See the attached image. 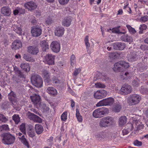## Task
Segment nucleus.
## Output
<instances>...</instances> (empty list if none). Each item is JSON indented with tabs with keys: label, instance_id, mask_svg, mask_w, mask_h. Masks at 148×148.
<instances>
[{
	"label": "nucleus",
	"instance_id": "3",
	"mask_svg": "<svg viewBox=\"0 0 148 148\" xmlns=\"http://www.w3.org/2000/svg\"><path fill=\"white\" fill-rule=\"evenodd\" d=\"M129 66L128 63L125 62L123 61H120L114 64L113 69L114 72H117L122 71L123 70V67L126 69Z\"/></svg>",
	"mask_w": 148,
	"mask_h": 148
},
{
	"label": "nucleus",
	"instance_id": "9",
	"mask_svg": "<svg viewBox=\"0 0 148 148\" xmlns=\"http://www.w3.org/2000/svg\"><path fill=\"white\" fill-rule=\"evenodd\" d=\"M24 6L26 9L32 11L35 10L37 8V5L34 1H30L24 4Z\"/></svg>",
	"mask_w": 148,
	"mask_h": 148
},
{
	"label": "nucleus",
	"instance_id": "46",
	"mask_svg": "<svg viewBox=\"0 0 148 148\" xmlns=\"http://www.w3.org/2000/svg\"><path fill=\"white\" fill-rule=\"evenodd\" d=\"M33 121L34 122L40 123H42V119L40 117L36 115L34 117V119Z\"/></svg>",
	"mask_w": 148,
	"mask_h": 148
},
{
	"label": "nucleus",
	"instance_id": "58",
	"mask_svg": "<svg viewBox=\"0 0 148 148\" xmlns=\"http://www.w3.org/2000/svg\"><path fill=\"white\" fill-rule=\"evenodd\" d=\"M88 36H86L84 40L85 45L86 46H88L90 45V44L88 42Z\"/></svg>",
	"mask_w": 148,
	"mask_h": 148
},
{
	"label": "nucleus",
	"instance_id": "35",
	"mask_svg": "<svg viewBox=\"0 0 148 148\" xmlns=\"http://www.w3.org/2000/svg\"><path fill=\"white\" fill-rule=\"evenodd\" d=\"M12 119L16 124H18L20 121V118L18 114H15L12 116Z\"/></svg>",
	"mask_w": 148,
	"mask_h": 148
},
{
	"label": "nucleus",
	"instance_id": "27",
	"mask_svg": "<svg viewBox=\"0 0 148 148\" xmlns=\"http://www.w3.org/2000/svg\"><path fill=\"white\" fill-rule=\"evenodd\" d=\"M121 109V105L120 103H116L113 106L112 110L115 112H120Z\"/></svg>",
	"mask_w": 148,
	"mask_h": 148
},
{
	"label": "nucleus",
	"instance_id": "34",
	"mask_svg": "<svg viewBox=\"0 0 148 148\" xmlns=\"http://www.w3.org/2000/svg\"><path fill=\"white\" fill-rule=\"evenodd\" d=\"M12 44V46H22V42L20 40H15Z\"/></svg>",
	"mask_w": 148,
	"mask_h": 148
},
{
	"label": "nucleus",
	"instance_id": "21",
	"mask_svg": "<svg viewBox=\"0 0 148 148\" xmlns=\"http://www.w3.org/2000/svg\"><path fill=\"white\" fill-rule=\"evenodd\" d=\"M23 58L28 62H33L35 61V59L28 54H24L23 55Z\"/></svg>",
	"mask_w": 148,
	"mask_h": 148
},
{
	"label": "nucleus",
	"instance_id": "47",
	"mask_svg": "<svg viewBox=\"0 0 148 148\" xmlns=\"http://www.w3.org/2000/svg\"><path fill=\"white\" fill-rule=\"evenodd\" d=\"M21 139L22 142L27 147H29L28 143L27 141V140L25 139V136L24 135L22 136L21 138Z\"/></svg>",
	"mask_w": 148,
	"mask_h": 148
},
{
	"label": "nucleus",
	"instance_id": "13",
	"mask_svg": "<svg viewBox=\"0 0 148 148\" xmlns=\"http://www.w3.org/2000/svg\"><path fill=\"white\" fill-rule=\"evenodd\" d=\"M43 77L45 82L48 83L51 81L50 73L47 70H43L42 71Z\"/></svg>",
	"mask_w": 148,
	"mask_h": 148
},
{
	"label": "nucleus",
	"instance_id": "33",
	"mask_svg": "<svg viewBox=\"0 0 148 148\" xmlns=\"http://www.w3.org/2000/svg\"><path fill=\"white\" fill-rule=\"evenodd\" d=\"M131 127V128H128L124 129L122 130V133L123 135H125L127 134L130 132V131L132 130L133 125L132 124L130 125Z\"/></svg>",
	"mask_w": 148,
	"mask_h": 148
},
{
	"label": "nucleus",
	"instance_id": "10",
	"mask_svg": "<svg viewBox=\"0 0 148 148\" xmlns=\"http://www.w3.org/2000/svg\"><path fill=\"white\" fill-rule=\"evenodd\" d=\"M120 91L122 95H127L131 93L132 91L131 87L128 84L125 85L121 87Z\"/></svg>",
	"mask_w": 148,
	"mask_h": 148
},
{
	"label": "nucleus",
	"instance_id": "53",
	"mask_svg": "<svg viewBox=\"0 0 148 148\" xmlns=\"http://www.w3.org/2000/svg\"><path fill=\"white\" fill-rule=\"evenodd\" d=\"M52 51L54 52L57 53L60 51V47H51Z\"/></svg>",
	"mask_w": 148,
	"mask_h": 148
},
{
	"label": "nucleus",
	"instance_id": "16",
	"mask_svg": "<svg viewBox=\"0 0 148 148\" xmlns=\"http://www.w3.org/2000/svg\"><path fill=\"white\" fill-rule=\"evenodd\" d=\"M127 58L129 62H132L136 61L137 59L136 52L134 51L131 52L130 54L128 55Z\"/></svg>",
	"mask_w": 148,
	"mask_h": 148
},
{
	"label": "nucleus",
	"instance_id": "44",
	"mask_svg": "<svg viewBox=\"0 0 148 148\" xmlns=\"http://www.w3.org/2000/svg\"><path fill=\"white\" fill-rule=\"evenodd\" d=\"M139 21L142 23H145L148 21V16L145 15L142 16L139 19Z\"/></svg>",
	"mask_w": 148,
	"mask_h": 148
},
{
	"label": "nucleus",
	"instance_id": "25",
	"mask_svg": "<svg viewBox=\"0 0 148 148\" xmlns=\"http://www.w3.org/2000/svg\"><path fill=\"white\" fill-rule=\"evenodd\" d=\"M20 67L26 72L29 71L30 69V66L28 63H22L21 64Z\"/></svg>",
	"mask_w": 148,
	"mask_h": 148
},
{
	"label": "nucleus",
	"instance_id": "43",
	"mask_svg": "<svg viewBox=\"0 0 148 148\" xmlns=\"http://www.w3.org/2000/svg\"><path fill=\"white\" fill-rule=\"evenodd\" d=\"M140 92L143 94H148V88H145L143 86H142L140 89Z\"/></svg>",
	"mask_w": 148,
	"mask_h": 148
},
{
	"label": "nucleus",
	"instance_id": "50",
	"mask_svg": "<svg viewBox=\"0 0 148 148\" xmlns=\"http://www.w3.org/2000/svg\"><path fill=\"white\" fill-rule=\"evenodd\" d=\"M67 119V113L66 112H64L61 116V119L62 121H65Z\"/></svg>",
	"mask_w": 148,
	"mask_h": 148
},
{
	"label": "nucleus",
	"instance_id": "2",
	"mask_svg": "<svg viewBox=\"0 0 148 148\" xmlns=\"http://www.w3.org/2000/svg\"><path fill=\"white\" fill-rule=\"evenodd\" d=\"M32 84L36 87H40L42 86L43 80L40 76L38 75H32L31 77Z\"/></svg>",
	"mask_w": 148,
	"mask_h": 148
},
{
	"label": "nucleus",
	"instance_id": "55",
	"mask_svg": "<svg viewBox=\"0 0 148 148\" xmlns=\"http://www.w3.org/2000/svg\"><path fill=\"white\" fill-rule=\"evenodd\" d=\"M40 107L42 109L43 111H47L49 110V108L47 107L46 105L44 103L40 104Z\"/></svg>",
	"mask_w": 148,
	"mask_h": 148
},
{
	"label": "nucleus",
	"instance_id": "4",
	"mask_svg": "<svg viewBox=\"0 0 148 148\" xmlns=\"http://www.w3.org/2000/svg\"><path fill=\"white\" fill-rule=\"evenodd\" d=\"M114 121L113 118L111 116H108L102 118L99 123L101 127H108L112 124Z\"/></svg>",
	"mask_w": 148,
	"mask_h": 148
},
{
	"label": "nucleus",
	"instance_id": "19",
	"mask_svg": "<svg viewBox=\"0 0 148 148\" xmlns=\"http://www.w3.org/2000/svg\"><path fill=\"white\" fill-rule=\"evenodd\" d=\"M27 49L28 52L33 55H36L39 52L37 47H28Z\"/></svg>",
	"mask_w": 148,
	"mask_h": 148
},
{
	"label": "nucleus",
	"instance_id": "45",
	"mask_svg": "<svg viewBox=\"0 0 148 148\" xmlns=\"http://www.w3.org/2000/svg\"><path fill=\"white\" fill-rule=\"evenodd\" d=\"M95 87L98 88H104L106 87V86L104 84L100 82H97L95 84Z\"/></svg>",
	"mask_w": 148,
	"mask_h": 148
},
{
	"label": "nucleus",
	"instance_id": "64",
	"mask_svg": "<svg viewBox=\"0 0 148 148\" xmlns=\"http://www.w3.org/2000/svg\"><path fill=\"white\" fill-rule=\"evenodd\" d=\"M18 9L20 14H23L25 13V9L19 7H18Z\"/></svg>",
	"mask_w": 148,
	"mask_h": 148
},
{
	"label": "nucleus",
	"instance_id": "54",
	"mask_svg": "<svg viewBox=\"0 0 148 148\" xmlns=\"http://www.w3.org/2000/svg\"><path fill=\"white\" fill-rule=\"evenodd\" d=\"M70 0H58L59 3L61 5H65L67 4Z\"/></svg>",
	"mask_w": 148,
	"mask_h": 148
},
{
	"label": "nucleus",
	"instance_id": "52",
	"mask_svg": "<svg viewBox=\"0 0 148 148\" xmlns=\"http://www.w3.org/2000/svg\"><path fill=\"white\" fill-rule=\"evenodd\" d=\"M28 135L31 137L33 138L35 135V133L34 132L33 130L32 129H30L28 133Z\"/></svg>",
	"mask_w": 148,
	"mask_h": 148
},
{
	"label": "nucleus",
	"instance_id": "14",
	"mask_svg": "<svg viewBox=\"0 0 148 148\" xmlns=\"http://www.w3.org/2000/svg\"><path fill=\"white\" fill-rule=\"evenodd\" d=\"M72 18L71 16L65 18L62 22V25L66 27H69L71 24Z\"/></svg>",
	"mask_w": 148,
	"mask_h": 148
},
{
	"label": "nucleus",
	"instance_id": "39",
	"mask_svg": "<svg viewBox=\"0 0 148 148\" xmlns=\"http://www.w3.org/2000/svg\"><path fill=\"white\" fill-rule=\"evenodd\" d=\"M147 28V26L145 24H143L140 25L139 29L140 31L139 33L140 34H142L143 33V31L146 30Z\"/></svg>",
	"mask_w": 148,
	"mask_h": 148
},
{
	"label": "nucleus",
	"instance_id": "61",
	"mask_svg": "<svg viewBox=\"0 0 148 148\" xmlns=\"http://www.w3.org/2000/svg\"><path fill=\"white\" fill-rule=\"evenodd\" d=\"M134 145L138 146H140L142 144V143L141 142L139 141L138 140H136L134 142Z\"/></svg>",
	"mask_w": 148,
	"mask_h": 148
},
{
	"label": "nucleus",
	"instance_id": "32",
	"mask_svg": "<svg viewBox=\"0 0 148 148\" xmlns=\"http://www.w3.org/2000/svg\"><path fill=\"white\" fill-rule=\"evenodd\" d=\"M9 101L12 103V105H16V97H8Z\"/></svg>",
	"mask_w": 148,
	"mask_h": 148
},
{
	"label": "nucleus",
	"instance_id": "57",
	"mask_svg": "<svg viewBox=\"0 0 148 148\" xmlns=\"http://www.w3.org/2000/svg\"><path fill=\"white\" fill-rule=\"evenodd\" d=\"M3 114H0V121L3 122H5L7 120Z\"/></svg>",
	"mask_w": 148,
	"mask_h": 148
},
{
	"label": "nucleus",
	"instance_id": "5",
	"mask_svg": "<svg viewBox=\"0 0 148 148\" xmlns=\"http://www.w3.org/2000/svg\"><path fill=\"white\" fill-rule=\"evenodd\" d=\"M141 99V96L138 95L132 94L128 97L127 102L130 105H135L139 103Z\"/></svg>",
	"mask_w": 148,
	"mask_h": 148
},
{
	"label": "nucleus",
	"instance_id": "38",
	"mask_svg": "<svg viewBox=\"0 0 148 148\" xmlns=\"http://www.w3.org/2000/svg\"><path fill=\"white\" fill-rule=\"evenodd\" d=\"M27 117L31 120L33 121L34 117L36 115L34 113H32L30 112H28L26 114Z\"/></svg>",
	"mask_w": 148,
	"mask_h": 148
},
{
	"label": "nucleus",
	"instance_id": "7",
	"mask_svg": "<svg viewBox=\"0 0 148 148\" xmlns=\"http://www.w3.org/2000/svg\"><path fill=\"white\" fill-rule=\"evenodd\" d=\"M106 109V108L102 107L95 110L93 112V116L95 118H100L102 117L106 113L105 110Z\"/></svg>",
	"mask_w": 148,
	"mask_h": 148
},
{
	"label": "nucleus",
	"instance_id": "24",
	"mask_svg": "<svg viewBox=\"0 0 148 148\" xmlns=\"http://www.w3.org/2000/svg\"><path fill=\"white\" fill-rule=\"evenodd\" d=\"M122 40L124 41L130 42H132V38L130 36L127 34L124 35L121 37Z\"/></svg>",
	"mask_w": 148,
	"mask_h": 148
},
{
	"label": "nucleus",
	"instance_id": "37",
	"mask_svg": "<svg viewBox=\"0 0 148 148\" xmlns=\"http://www.w3.org/2000/svg\"><path fill=\"white\" fill-rule=\"evenodd\" d=\"M125 47H113V48H112L111 47H107V49L108 51H113V50H122Z\"/></svg>",
	"mask_w": 148,
	"mask_h": 148
},
{
	"label": "nucleus",
	"instance_id": "51",
	"mask_svg": "<svg viewBox=\"0 0 148 148\" xmlns=\"http://www.w3.org/2000/svg\"><path fill=\"white\" fill-rule=\"evenodd\" d=\"M40 44L41 46H49L47 40H43L40 41Z\"/></svg>",
	"mask_w": 148,
	"mask_h": 148
},
{
	"label": "nucleus",
	"instance_id": "6",
	"mask_svg": "<svg viewBox=\"0 0 148 148\" xmlns=\"http://www.w3.org/2000/svg\"><path fill=\"white\" fill-rule=\"evenodd\" d=\"M114 101V99L112 97H109L100 101L96 104V106H110L112 105Z\"/></svg>",
	"mask_w": 148,
	"mask_h": 148
},
{
	"label": "nucleus",
	"instance_id": "26",
	"mask_svg": "<svg viewBox=\"0 0 148 148\" xmlns=\"http://www.w3.org/2000/svg\"><path fill=\"white\" fill-rule=\"evenodd\" d=\"M47 92L49 94L55 95L57 94V91L53 87H49L47 89Z\"/></svg>",
	"mask_w": 148,
	"mask_h": 148
},
{
	"label": "nucleus",
	"instance_id": "8",
	"mask_svg": "<svg viewBox=\"0 0 148 148\" xmlns=\"http://www.w3.org/2000/svg\"><path fill=\"white\" fill-rule=\"evenodd\" d=\"M107 95V92L104 90H97L94 94V97L96 99H100L105 97Z\"/></svg>",
	"mask_w": 148,
	"mask_h": 148
},
{
	"label": "nucleus",
	"instance_id": "11",
	"mask_svg": "<svg viewBox=\"0 0 148 148\" xmlns=\"http://www.w3.org/2000/svg\"><path fill=\"white\" fill-rule=\"evenodd\" d=\"M42 29L40 27L37 26L32 27L31 30L32 36L35 37L40 36L42 34Z\"/></svg>",
	"mask_w": 148,
	"mask_h": 148
},
{
	"label": "nucleus",
	"instance_id": "31",
	"mask_svg": "<svg viewBox=\"0 0 148 148\" xmlns=\"http://www.w3.org/2000/svg\"><path fill=\"white\" fill-rule=\"evenodd\" d=\"M10 129L8 125L6 124H4L0 126V132L7 131Z\"/></svg>",
	"mask_w": 148,
	"mask_h": 148
},
{
	"label": "nucleus",
	"instance_id": "30",
	"mask_svg": "<svg viewBox=\"0 0 148 148\" xmlns=\"http://www.w3.org/2000/svg\"><path fill=\"white\" fill-rule=\"evenodd\" d=\"M76 116L78 121L79 122H82L83 120V118L79 113V109L77 108L76 109Z\"/></svg>",
	"mask_w": 148,
	"mask_h": 148
},
{
	"label": "nucleus",
	"instance_id": "20",
	"mask_svg": "<svg viewBox=\"0 0 148 148\" xmlns=\"http://www.w3.org/2000/svg\"><path fill=\"white\" fill-rule=\"evenodd\" d=\"M127 121V118L126 116H121L119 119V125L120 127H122L125 125Z\"/></svg>",
	"mask_w": 148,
	"mask_h": 148
},
{
	"label": "nucleus",
	"instance_id": "59",
	"mask_svg": "<svg viewBox=\"0 0 148 148\" xmlns=\"http://www.w3.org/2000/svg\"><path fill=\"white\" fill-rule=\"evenodd\" d=\"M46 23L48 25L51 24L52 22V20L50 16H49L46 20Z\"/></svg>",
	"mask_w": 148,
	"mask_h": 148
},
{
	"label": "nucleus",
	"instance_id": "56",
	"mask_svg": "<svg viewBox=\"0 0 148 148\" xmlns=\"http://www.w3.org/2000/svg\"><path fill=\"white\" fill-rule=\"evenodd\" d=\"M50 46H60V44L58 41H54L51 43Z\"/></svg>",
	"mask_w": 148,
	"mask_h": 148
},
{
	"label": "nucleus",
	"instance_id": "12",
	"mask_svg": "<svg viewBox=\"0 0 148 148\" xmlns=\"http://www.w3.org/2000/svg\"><path fill=\"white\" fill-rule=\"evenodd\" d=\"M55 57V56L51 54H47L45 57V60L49 65H53L54 63Z\"/></svg>",
	"mask_w": 148,
	"mask_h": 148
},
{
	"label": "nucleus",
	"instance_id": "63",
	"mask_svg": "<svg viewBox=\"0 0 148 148\" xmlns=\"http://www.w3.org/2000/svg\"><path fill=\"white\" fill-rule=\"evenodd\" d=\"M80 69H76L73 73V75L75 76L77 75L80 73Z\"/></svg>",
	"mask_w": 148,
	"mask_h": 148
},
{
	"label": "nucleus",
	"instance_id": "17",
	"mask_svg": "<svg viewBox=\"0 0 148 148\" xmlns=\"http://www.w3.org/2000/svg\"><path fill=\"white\" fill-rule=\"evenodd\" d=\"M11 12L10 9L8 7H3L1 10L2 14L4 15L7 16H10L11 14Z\"/></svg>",
	"mask_w": 148,
	"mask_h": 148
},
{
	"label": "nucleus",
	"instance_id": "49",
	"mask_svg": "<svg viewBox=\"0 0 148 148\" xmlns=\"http://www.w3.org/2000/svg\"><path fill=\"white\" fill-rule=\"evenodd\" d=\"M91 93L89 91H86L85 92L84 94H83L82 96L84 97V99H86V98L90 97L91 95Z\"/></svg>",
	"mask_w": 148,
	"mask_h": 148
},
{
	"label": "nucleus",
	"instance_id": "29",
	"mask_svg": "<svg viewBox=\"0 0 148 148\" xmlns=\"http://www.w3.org/2000/svg\"><path fill=\"white\" fill-rule=\"evenodd\" d=\"M70 61L71 65L72 66H74L76 63V59L75 56L73 54L71 56Z\"/></svg>",
	"mask_w": 148,
	"mask_h": 148
},
{
	"label": "nucleus",
	"instance_id": "40",
	"mask_svg": "<svg viewBox=\"0 0 148 148\" xmlns=\"http://www.w3.org/2000/svg\"><path fill=\"white\" fill-rule=\"evenodd\" d=\"M126 26L131 34H135L136 32L135 29L132 27L130 25H127Z\"/></svg>",
	"mask_w": 148,
	"mask_h": 148
},
{
	"label": "nucleus",
	"instance_id": "1",
	"mask_svg": "<svg viewBox=\"0 0 148 148\" xmlns=\"http://www.w3.org/2000/svg\"><path fill=\"white\" fill-rule=\"evenodd\" d=\"M2 143L4 144L10 145L12 144L15 142L16 138L14 134L9 132H4L1 135Z\"/></svg>",
	"mask_w": 148,
	"mask_h": 148
},
{
	"label": "nucleus",
	"instance_id": "23",
	"mask_svg": "<svg viewBox=\"0 0 148 148\" xmlns=\"http://www.w3.org/2000/svg\"><path fill=\"white\" fill-rule=\"evenodd\" d=\"M35 130L36 133L38 134H41L43 131V128L42 126L39 124L35 125Z\"/></svg>",
	"mask_w": 148,
	"mask_h": 148
},
{
	"label": "nucleus",
	"instance_id": "18",
	"mask_svg": "<svg viewBox=\"0 0 148 148\" xmlns=\"http://www.w3.org/2000/svg\"><path fill=\"white\" fill-rule=\"evenodd\" d=\"M31 98L32 102L35 105L40 103V97L39 95L35 94L33 96L31 97Z\"/></svg>",
	"mask_w": 148,
	"mask_h": 148
},
{
	"label": "nucleus",
	"instance_id": "36",
	"mask_svg": "<svg viewBox=\"0 0 148 148\" xmlns=\"http://www.w3.org/2000/svg\"><path fill=\"white\" fill-rule=\"evenodd\" d=\"M120 27V26H118L117 27L113 28L112 29V31L113 33L116 34H125V32H122L120 31L119 29Z\"/></svg>",
	"mask_w": 148,
	"mask_h": 148
},
{
	"label": "nucleus",
	"instance_id": "60",
	"mask_svg": "<svg viewBox=\"0 0 148 148\" xmlns=\"http://www.w3.org/2000/svg\"><path fill=\"white\" fill-rule=\"evenodd\" d=\"M53 137L52 136H51L50 137L49 139H48L47 140V142L48 143H49V145L51 147L53 143Z\"/></svg>",
	"mask_w": 148,
	"mask_h": 148
},
{
	"label": "nucleus",
	"instance_id": "48",
	"mask_svg": "<svg viewBox=\"0 0 148 148\" xmlns=\"http://www.w3.org/2000/svg\"><path fill=\"white\" fill-rule=\"evenodd\" d=\"M25 124L23 123H22L20 127V129L21 132L24 134H25Z\"/></svg>",
	"mask_w": 148,
	"mask_h": 148
},
{
	"label": "nucleus",
	"instance_id": "22",
	"mask_svg": "<svg viewBox=\"0 0 148 148\" xmlns=\"http://www.w3.org/2000/svg\"><path fill=\"white\" fill-rule=\"evenodd\" d=\"M13 30L19 35H21L22 33V29L21 28V26H18L16 25H14L12 26Z\"/></svg>",
	"mask_w": 148,
	"mask_h": 148
},
{
	"label": "nucleus",
	"instance_id": "42",
	"mask_svg": "<svg viewBox=\"0 0 148 148\" xmlns=\"http://www.w3.org/2000/svg\"><path fill=\"white\" fill-rule=\"evenodd\" d=\"M109 57L112 60L115 59L119 57V55L116 53H111L110 54Z\"/></svg>",
	"mask_w": 148,
	"mask_h": 148
},
{
	"label": "nucleus",
	"instance_id": "15",
	"mask_svg": "<svg viewBox=\"0 0 148 148\" xmlns=\"http://www.w3.org/2000/svg\"><path fill=\"white\" fill-rule=\"evenodd\" d=\"M65 29L62 27H59L56 28L54 33L55 35L56 36L60 37L62 36L64 34Z\"/></svg>",
	"mask_w": 148,
	"mask_h": 148
},
{
	"label": "nucleus",
	"instance_id": "62",
	"mask_svg": "<svg viewBox=\"0 0 148 148\" xmlns=\"http://www.w3.org/2000/svg\"><path fill=\"white\" fill-rule=\"evenodd\" d=\"M9 103H4L2 105L3 108L4 109H6L9 107Z\"/></svg>",
	"mask_w": 148,
	"mask_h": 148
},
{
	"label": "nucleus",
	"instance_id": "41",
	"mask_svg": "<svg viewBox=\"0 0 148 148\" xmlns=\"http://www.w3.org/2000/svg\"><path fill=\"white\" fill-rule=\"evenodd\" d=\"M131 74L127 72H125L124 74H121V78L124 79L127 78L128 77L130 76Z\"/></svg>",
	"mask_w": 148,
	"mask_h": 148
},
{
	"label": "nucleus",
	"instance_id": "28",
	"mask_svg": "<svg viewBox=\"0 0 148 148\" xmlns=\"http://www.w3.org/2000/svg\"><path fill=\"white\" fill-rule=\"evenodd\" d=\"M105 133L103 131L97 133L95 135V137L98 140H102L103 139L105 135Z\"/></svg>",
	"mask_w": 148,
	"mask_h": 148
}]
</instances>
